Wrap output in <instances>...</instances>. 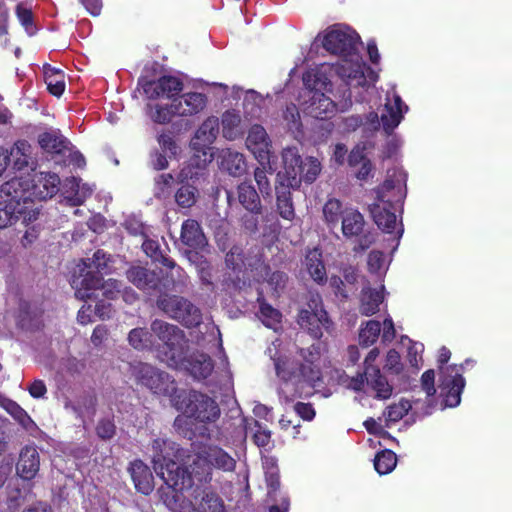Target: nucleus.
Segmentation results:
<instances>
[{
    "instance_id": "18",
    "label": "nucleus",
    "mask_w": 512,
    "mask_h": 512,
    "mask_svg": "<svg viewBox=\"0 0 512 512\" xmlns=\"http://www.w3.org/2000/svg\"><path fill=\"white\" fill-rule=\"evenodd\" d=\"M143 91L150 99L158 97L175 98L183 90V82L171 75H164L157 80L146 81L143 84Z\"/></svg>"
},
{
    "instance_id": "22",
    "label": "nucleus",
    "mask_w": 512,
    "mask_h": 512,
    "mask_svg": "<svg viewBox=\"0 0 512 512\" xmlns=\"http://www.w3.org/2000/svg\"><path fill=\"white\" fill-rule=\"evenodd\" d=\"M178 365L183 366L195 379L198 380L208 378L214 369V363L211 357L204 353L193 354L186 357L183 352V358L178 362Z\"/></svg>"
},
{
    "instance_id": "17",
    "label": "nucleus",
    "mask_w": 512,
    "mask_h": 512,
    "mask_svg": "<svg viewBox=\"0 0 512 512\" xmlns=\"http://www.w3.org/2000/svg\"><path fill=\"white\" fill-rule=\"evenodd\" d=\"M191 512H225V504L220 495L210 487L197 486L192 493Z\"/></svg>"
},
{
    "instance_id": "44",
    "label": "nucleus",
    "mask_w": 512,
    "mask_h": 512,
    "mask_svg": "<svg viewBox=\"0 0 512 512\" xmlns=\"http://www.w3.org/2000/svg\"><path fill=\"white\" fill-rule=\"evenodd\" d=\"M381 332V324L377 320H369L359 332V344L362 347H369L373 345Z\"/></svg>"
},
{
    "instance_id": "27",
    "label": "nucleus",
    "mask_w": 512,
    "mask_h": 512,
    "mask_svg": "<svg viewBox=\"0 0 512 512\" xmlns=\"http://www.w3.org/2000/svg\"><path fill=\"white\" fill-rule=\"evenodd\" d=\"M130 281L147 292L158 290L161 285V277L157 272L140 266L130 267Z\"/></svg>"
},
{
    "instance_id": "42",
    "label": "nucleus",
    "mask_w": 512,
    "mask_h": 512,
    "mask_svg": "<svg viewBox=\"0 0 512 512\" xmlns=\"http://www.w3.org/2000/svg\"><path fill=\"white\" fill-rule=\"evenodd\" d=\"M396 464L397 456L390 449H384L375 455L374 468L380 475H386L392 472Z\"/></svg>"
},
{
    "instance_id": "52",
    "label": "nucleus",
    "mask_w": 512,
    "mask_h": 512,
    "mask_svg": "<svg viewBox=\"0 0 512 512\" xmlns=\"http://www.w3.org/2000/svg\"><path fill=\"white\" fill-rule=\"evenodd\" d=\"M192 425L193 420L186 416L184 413L183 415H178L173 423L174 429L177 431V433L188 440H193L196 436Z\"/></svg>"
},
{
    "instance_id": "57",
    "label": "nucleus",
    "mask_w": 512,
    "mask_h": 512,
    "mask_svg": "<svg viewBox=\"0 0 512 512\" xmlns=\"http://www.w3.org/2000/svg\"><path fill=\"white\" fill-rule=\"evenodd\" d=\"M5 409L19 424L24 427H27L32 422L28 413L15 401H9Z\"/></svg>"
},
{
    "instance_id": "59",
    "label": "nucleus",
    "mask_w": 512,
    "mask_h": 512,
    "mask_svg": "<svg viewBox=\"0 0 512 512\" xmlns=\"http://www.w3.org/2000/svg\"><path fill=\"white\" fill-rule=\"evenodd\" d=\"M122 283L116 279H108L107 281L102 280L100 291L102 296L108 300L116 299L121 293Z\"/></svg>"
},
{
    "instance_id": "33",
    "label": "nucleus",
    "mask_w": 512,
    "mask_h": 512,
    "mask_svg": "<svg viewBox=\"0 0 512 512\" xmlns=\"http://www.w3.org/2000/svg\"><path fill=\"white\" fill-rule=\"evenodd\" d=\"M403 108L408 109L399 95H394L393 104L387 103L385 105L387 113L381 115V122L387 133H391L400 124L403 118Z\"/></svg>"
},
{
    "instance_id": "50",
    "label": "nucleus",
    "mask_w": 512,
    "mask_h": 512,
    "mask_svg": "<svg viewBox=\"0 0 512 512\" xmlns=\"http://www.w3.org/2000/svg\"><path fill=\"white\" fill-rule=\"evenodd\" d=\"M96 405V396L91 393H84L77 398L76 403L72 406V409L78 415H82L85 412L94 414Z\"/></svg>"
},
{
    "instance_id": "3",
    "label": "nucleus",
    "mask_w": 512,
    "mask_h": 512,
    "mask_svg": "<svg viewBox=\"0 0 512 512\" xmlns=\"http://www.w3.org/2000/svg\"><path fill=\"white\" fill-rule=\"evenodd\" d=\"M298 324L316 340L321 339L323 331L330 332L333 322L324 309L320 294H312L307 302V308L298 313Z\"/></svg>"
},
{
    "instance_id": "49",
    "label": "nucleus",
    "mask_w": 512,
    "mask_h": 512,
    "mask_svg": "<svg viewBox=\"0 0 512 512\" xmlns=\"http://www.w3.org/2000/svg\"><path fill=\"white\" fill-rule=\"evenodd\" d=\"M21 217H23L24 220L27 219V213H25L24 210L4 205L3 208H0V229H4L16 223Z\"/></svg>"
},
{
    "instance_id": "45",
    "label": "nucleus",
    "mask_w": 512,
    "mask_h": 512,
    "mask_svg": "<svg viewBox=\"0 0 512 512\" xmlns=\"http://www.w3.org/2000/svg\"><path fill=\"white\" fill-rule=\"evenodd\" d=\"M257 301L259 303L260 318L266 327L271 328L273 325L281 322L282 314L279 310L267 303L262 296Z\"/></svg>"
},
{
    "instance_id": "19",
    "label": "nucleus",
    "mask_w": 512,
    "mask_h": 512,
    "mask_svg": "<svg viewBox=\"0 0 512 512\" xmlns=\"http://www.w3.org/2000/svg\"><path fill=\"white\" fill-rule=\"evenodd\" d=\"M180 241L183 245L189 247L190 251H202L208 246V240L205 236L200 223L195 219H186L181 225Z\"/></svg>"
},
{
    "instance_id": "15",
    "label": "nucleus",
    "mask_w": 512,
    "mask_h": 512,
    "mask_svg": "<svg viewBox=\"0 0 512 512\" xmlns=\"http://www.w3.org/2000/svg\"><path fill=\"white\" fill-rule=\"evenodd\" d=\"M87 267L77 265L71 278V286L75 290L77 299L86 301L97 298V291L102 285L103 277L96 275L93 270H86Z\"/></svg>"
},
{
    "instance_id": "46",
    "label": "nucleus",
    "mask_w": 512,
    "mask_h": 512,
    "mask_svg": "<svg viewBox=\"0 0 512 512\" xmlns=\"http://www.w3.org/2000/svg\"><path fill=\"white\" fill-rule=\"evenodd\" d=\"M148 108L149 116L155 123L166 124L169 123L174 116H177L173 100L170 105H148Z\"/></svg>"
},
{
    "instance_id": "4",
    "label": "nucleus",
    "mask_w": 512,
    "mask_h": 512,
    "mask_svg": "<svg viewBox=\"0 0 512 512\" xmlns=\"http://www.w3.org/2000/svg\"><path fill=\"white\" fill-rule=\"evenodd\" d=\"M157 306L187 328L197 327L202 322L200 309L182 296L162 295L157 300Z\"/></svg>"
},
{
    "instance_id": "61",
    "label": "nucleus",
    "mask_w": 512,
    "mask_h": 512,
    "mask_svg": "<svg viewBox=\"0 0 512 512\" xmlns=\"http://www.w3.org/2000/svg\"><path fill=\"white\" fill-rule=\"evenodd\" d=\"M343 280L345 281L351 292L357 291V282L359 278V270L351 265L344 266L341 269Z\"/></svg>"
},
{
    "instance_id": "64",
    "label": "nucleus",
    "mask_w": 512,
    "mask_h": 512,
    "mask_svg": "<svg viewBox=\"0 0 512 512\" xmlns=\"http://www.w3.org/2000/svg\"><path fill=\"white\" fill-rule=\"evenodd\" d=\"M330 286L336 296L341 297L344 300L348 299L351 290L346 288V283L343 278L337 275L331 276Z\"/></svg>"
},
{
    "instance_id": "31",
    "label": "nucleus",
    "mask_w": 512,
    "mask_h": 512,
    "mask_svg": "<svg viewBox=\"0 0 512 512\" xmlns=\"http://www.w3.org/2000/svg\"><path fill=\"white\" fill-rule=\"evenodd\" d=\"M203 453L206 456L211 469L217 468L225 472H230L235 469L236 461L225 450L216 445H208L203 448Z\"/></svg>"
},
{
    "instance_id": "7",
    "label": "nucleus",
    "mask_w": 512,
    "mask_h": 512,
    "mask_svg": "<svg viewBox=\"0 0 512 512\" xmlns=\"http://www.w3.org/2000/svg\"><path fill=\"white\" fill-rule=\"evenodd\" d=\"M152 332L163 343L166 357L175 365L183 358V351L187 342L185 333L178 326L163 320H154L151 324Z\"/></svg>"
},
{
    "instance_id": "10",
    "label": "nucleus",
    "mask_w": 512,
    "mask_h": 512,
    "mask_svg": "<svg viewBox=\"0 0 512 512\" xmlns=\"http://www.w3.org/2000/svg\"><path fill=\"white\" fill-rule=\"evenodd\" d=\"M30 181L14 177L0 186V204L16 207L29 214L33 204Z\"/></svg>"
},
{
    "instance_id": "51",
    "label": "nucleus",
    "mask_w": 512,
    "mask_h": 512,
    "mask_svg": "<svg viewBox=\"0 0 512 512\" xmlns=\"http://www.w3.org/2000/svg\"><path fill=\"white\" fill-rule=\"evenodd\" d=\"M152 334L146 329L135 328L130 330V345L135 349L143 350L151 347Z\"/></svg>"
},
{
    "instance_id": "29",
    "label": "nucleus",
    "mask_w": 512,
    "mask_h": 512,
    "mask_svg": "<svg viewBox=\"0 0 512 512\" xmlns=\"http://www.w3.org/2000/svg\"><path fill=\"white\" fill-rule=\"evenodd\" d=\"M282 160L284 171H279L276 175V179L286 182H291L292 177L301 179V177H298V174L303 160L299 155L297 148H285L282 152Z\"/></svg>"
},
{
    "instance_id": "40",
    "label": "nucleus",
    "mask_w": 512,
    "mask_h": 512,
    "mask_svg": "<svg viewBox=\"0 0 512 512\" xmlns=\"http://www.w3.org/2000/svg\"><path fill=\"white\" fill-rule=\"evenodd\" d=\"M246 254L241 245H233L225 255V265L235 274H240L246 267Z\"/></svg>"
},
{
    "instance_id": "41",
    "label": "nucleus",
    "mask_w": 512,
    "mask_h": 512,
    "mask_svg": "<svg viewBox=\"0 0 512 512\" xmlns=\"http://www.w3.org/2000/svg\"><path fill=\"white\" fill-rule=\"evenodd\" d=\"M222 167L230 175L241 176L246 170V161L243 154L229 151L223 156Z\"/></svg>"
},
{
    "instance_id": "36",
    "label": "nucleus",
    "mask_w": 512,
    "mask_h": 512,
    "mask_svg": "<svg viewBox=\"0 0 512 512\" xmlns=\"http://www.w3.org/2000/svg\"><path fill=\"white\" fill-rule=\"evenodd\" d=\"M186 256L188 260L195 265L201 283L213 290V268L211 263L207 260L206 257L196 251H187Z\"/></svg>"
},
{
    "instance_id": "43",
    "label": "nucleus",
    "mask_w": 512,
    "mask_h": 512,
    "mask_svg": "<svg viewBox=\"0 0 512 512\" xmlns=\"http://www.w3.org/2000/svg\"><path fill=\"white\" fill-rule=\"evenodd\" d=\"M175 202L181 208H191L198 198V189L189 183L182 184L175 192Z\"/></svg>"
},
{
    "instance_id": "34",
    "label": "nucleus",
    "mask_w": 512,
    "mask_h": 512,
    "mask_svg": "<svg viewBox=\"0 0 512 512\" xmlns=\"http://www.w3.org/2000/svg\"><path fill=\"white\" fill-rule=\"evenodd\" d=\"M241 116L236 110H226L221 117L222 134L227 140H235L243 135Z\"/></svg>"
},
{
    "instance_id": "58",
    "label": "nucleus",
    "mask_w": 512,
    "mask_h": 512,
    "mask_svg": "<svg viewBox=\"0 0 512 512\" xmlns=\"http://www.w3.org/2000/svg\"><path fill=\"white\" fill-rule=\"evenodd\" d=\"M410 405L407 402L394 403L387 407L385 416L388 422H398L408 412Z\"/></svg>"
},
{
    "instance_id": "1",
    "label": "nucleus",
    "mask_w": 512,
    "mask_h": 512,
    "mask_svg": "<svg viewBox=\"0 0 512 512\" xmlns=\"http://www.w3.org/2000/svg\"><path fill=\"white\" fill-rule=\"evenodd\" d=\"M175 443L163 439L153 442L156 454L153 456L154 469L158 476L168 486V491L163 492L161 498L165 506L172 512H191V503L186 501L183 492L194 485L207 484L212 480V469L203 451L196 454L188 467L180 466L173 457L175 452L166 451L175 449Z\"/></svg>"
},
{
    "instance_id": "30",
    "label": "nucleus",
    "mask_w": 512,
    "mask_h": 512,
    "mask_svg": "<svg viewBox=\"0 0 512 512\" xmlns=\"http://www.w3.org/2000/svg\"><path fill=\"white\" fill-rule=\"evenodd\" d=\"M304 266L315 283L324 285L327 282L326 268L320 249L314 248L307 252L304 259Z\"/></svg>"
},
{
    "instance_id": "26",
    "label": "nucleus",
    "mask_w": 512,
    "mask_h": 512,
    "mask_svg": "<svg viewBox=\"0 0 512 512\" xmlns=\"http://www.w3.org/2000/svg\"><path fill=\"white\" fill-rule=\"evenodd\" d=\"M396 210L397 207L380 204H371L369 206V211L375 224L385 233H393L396 228Z\"/></svg>"
},
{
    "instance_id": "12",
    "label": "nucleus",
    "mask_w": 512,
    "mask_h": 512,
    "mask_svg": "<svg viewBox=\"0 0 512 512\" xmlns=\"http://www.w3.org/2000/svg\"><path fill=\"white\" fill-rule=\"evenodd\" d=\"M463 364L450 365L441 375L440 390L447 407H456L460 404L461 394L465 387V379L462 375Z\"/></svg>"
},
{
    "instance_id": "48",
    "label": "nucleus",
    "mask_w": 512,
    "mask_h": 512,
    "mask_svg": "<svg viewBox=\"0 0 512 512\" xmlns=\"http://www.w3.org/2000/svg\"><path fill=\"white\" fill-rule=\"evenodd\" d=\"M321 171V164L318 159L314 157H308L305 161H302L298 177H301V182L313 183L318 177Z\"/></svg>"
},
{
    "instance_id": "32",
    "label": "nucleus",
    "mask_w": 512,
    "mask_h": 512,
    "mask_svg": "<svg viewBox=\"0 0 512 512\" xmlns=\"http://www.w3.org/2000/svg\"><path fill=\"white\" fill-rule=\"evenodd\" d=\"M366 383L375 391V398L386 400L391 397L393 387L378 367H368L366 369Z\"/></svg>"
},
{
    "instance_id": "35",
    "label": "nucleus",
    "mask_w": 512,
    "mask_h": 512,
    "mask_svg": "<svg viewBox=\"0 0 512 512\" xmlns=\"http://www.w3.org/2000/svg\"><path fill=\"white\" fill-rule=\"evenodd\" d=\"M112 262L113 260L110 254L98 249L93 254L92 259H82L78 265L85 266L87 267L86 270H93L96 275L103 277L112 272Z\"/></svg>"
},
{
    "instance_id": "14",
    "label": "nucleus",
    "mask_w": 512,
    "mask_h": 512,
    "mask_svg": "<svg viewBox=\"0 0 512 512\" xmlns=\"http://www.w3.org/2000/svg\"><path fill=\"white\" fill-rule=\"evenodd\" d=\"M376 198L372 204L398 207L403 204L406 197L404 177L396 173L388 176L384 182L375 189Z\"/></svg>"
},
{
    "instance_id": "37",
    "label": "nucleus",
    "mask_w": 512,
    "mask_h": 512,
    "mask_svg": "<svg viewBox=\"0 0 512 512\" xmlns=\"http://www.w3.org/2000/svg\"><path fill=\"white\" fill-rule=\"evenodd\" d=\"M44 79L50 94L56 97L62 96L65 90V75L61 70L45 65Z\"/></svg>"
},
{
    "instance_id": "5",
    "label": "nucleus",
    "mask_w": 512,
    "mask_h": 512,
    "mask_svg": "<svg viewBox=\"0 0 512 512\" xmlns=\"http://www.w3.org/2000/svg\"><path fill=\"white\" fill-rule=\"evenodd\" d=\"M183 413L194 422L210 424L220 417V408L217 402L205 393L190 390L182 401Z\"/></svg>"
},
{
    "instance_id": "47",
    "label": "nucleus",
    "mask_w": 512,
    "mask_h": 512,
    "mask_svg": "<svg viewBox=\"0 0 512 512\" xmlns=\"http://www.w3.org/2000/svg\"><path fill=\"white\" fill-rule=\"evenodd\" d=\"M219 132V120L216 117L207 118L198 128L195 138L205 143H212Z\"/></svg>"
},
{
    "instance_id": "60",
    "label": "nucleus",
    "mask_w": 512,
    "mask_h": 512,
    "mask_svg": "<svg viewBox=\"0 0 512 512\" xmlns=\"http://www.w3.org/2000/svg\"><path fill=\"white\" fill-rule=\"evenodd\" d=\"M116 433V426L110 419H101L96 426V434L103 440L111 439Z\"/></svg>"
},
{
    "instance_id": "11",
    "label": "nucleus",
    "mask_w": 512,
    "mask_h": 512,
    "mask_svg": "<svg viewBox=\"0 0 512 512\" xmlns=\"http://www.w3.org/2000/svg\"><path fill=\"white\" fill-rule=\"evenodd\" d=\"M360 41L358 33L350 28L330 29L322 41L323 48L331 54L347 58L356 54Z\"/></svg>"
},
{
    "instance_id": "62",
    "label": "nucleus",
    "mask_w": 512,
    "mask_h": 512,
    "mask_svg": "<svg viewBox=\"0 0 512 512\" xmlns=\"http://www.w3.org/2000/svg\"><path fill=\"white\" fill-rule=\"evenodd\" d=\"M158 143L162 151L169 155V157L176 156L178 146L171 133H162L158 137Z\"/></svg>"
},
{
    "instance_id": "23",
    "label": "nucleus",
    "mask_w": 512,
    "mask_h": 512,
    "mask_svg": "<svg viewBox=\"0 0 512 512\" xmlns=\"http://www.w3.org/2000/svg\"><path fill=\"white\" fill-rule=\"evenodd\" d=\"M60 178L55 173H41L36 179L30 181L33 199L46 200L52 198L59 191Z\"/></svg>"
},
{
    "instance_id": "21",
    "label": "nucleus",
    "mask_w": 512,
    "mask_h": 512,
    "mask_svg": "<svg viewBox=\"0 0 512 512\" xmlns=\"http://www.w3.org/2000/svg\"><path fill=\"white\" fill-rule=\"evenodd\" d=\"M40 468V457L36 447L24 446L19 454L16 464V472L23 480H32L36 477Z\"/></svg>"
},
{
    "instance_id": "6",
    "label": "nucleus",
    "mask_w": 512,
    "mask_h": 512,
    "mask_svg": "<svg viewBox=\"0 0 512 512\" xmlns=\"http://www.w3.org/2000/svg\"><path fill=\"white\" fill-rule=\"evenodd\" d=\"M137 382L155 394L170 396L176 392L174 379L166 372L146 363L130 365Z\"/></svg>"
},
{
    "instance_id": "24",
    "label": "nucleus",
    "mask_w": 512,
    "mask_h": 512,
    "mask_svg": "<svg viewBox=\"0 0 512 512\" xmlns=\"http://www.w3.org/2000/svg\"><path fill=\"white\" fill-rule=\"evenodd\" d=\"M246 147L258 159H268L270 140L266 130L258 124L253 125L246 138Z\"/></svg>"
},
{
    "instance_id": "55",
    "label": "nucleus",
    "mask_w": 512,
    "mask_h": 512,
    "mask_svg": "<svg viewBox=\"0 0 512 512\" xmlns=\"http://www.w3.org/2000/svg\"><path fill=\"white\" fill-rule=\"evenodd\" d=\"M175 178L171 173H162L155 178V189L157 197H166L171 193Z\"/></svg>"
},
{
    "instance_id": "16",
    "label": "nucleus",
    "mask_w": 512,
    "mask_h": 512,
    "mask_svg": "<svg viewBox=\"0 0 512 512\" xmlns=\"http://www.w3.org/2000/svg\"><path fill=\"white\" fill-rule=\"evenodd\" d=\"M301 179L292 177L291 182L275 180L276 210L279 216L288 221L295 218V208L291 190L298 189Z\"/></svg>"
},
{
    "instance_id": "13",
    "label": "nucleus",
    "mask_w": 512,
    "mask_h": 512,
    "mask_svg": "<svg viewBox=\"0 0 512 512\" xmlns=\"http://www.w3.org/2000/svg\"><path fill=\"white\" fill-rule=\"evenodd\" d=\"M150 228L130 218V236L139 237L143 252L153 261L161 263L167 268H174L176 263L173 259L163 254L157 240L150 238Z\"/></svg>"
},
{
    "instance_id": "25",
    "label": "nucleus",
    "mask_w": 512,
    "mask_h": 512,
    "mask_svg": "<svg viewBox=\"0 0 512 512\" xmlns=\"http://www.w3.org/2000/svg\"><path fill=\"white\" fill-rule=\"evenodd\" d=\"M130 476L136 490L144 495H149L154 489V477L150 468L142 461L130 463Z\"/></svg>"
},
{
    "instance_id": "56",
    "label": "nucleus",
    "mask_w": 512,
    "mask_h": 512,
    "mask_svg": "<svg viewBox=\"0 0 512 512\" xmlns=\"http://www.w3.org/2000/svg\"><path fill=\"white\" fill-rule=\"evenodd\" d=\"M15 14L20 24L25 28L26 31H29L35 27L32 9L25 3L21 2L16 5Z\"/></svg>"
},
{
    "instance_id": "53",
    "label": "nucleus",
    "mask_w": 512,
    "mask_h": 512,
    "mask_svg": "<svg viewBox=\"0 0 512 512\" xmlns=\"http://www.w3.org/2000/svg\"><path fill=\"white\" fill-rule=\"evenodd\" d=\"M254 180L258 186L259 194L264 199L272 197V187L269 178L267 177V171L264 167H257L254 170Z\"/></svg>"
},
{
    "instance_id": "8",
    "label": "nucleus",
    "mask_w": 512,
    "mask_h": 512,
    "mask_svg": "<svg viewBox=\"0 0 512 512\" xmlns=\"http://www.w3.org/2000/svg\"><path fill=\"white\" fill-rule=\"evenodd\" d=\"M318 78L311 73L303 75V83L306 87L304 111L315 119L330 118L336 111V104L323 92L316 88Z\"/></svg>"
},
{
    "instance_id": "9",
    "label": "nucleus",
    "mask_w": 512,
    "mask_h": 512,
    "mask_svg": "<svg viewBox=\"0 0 512 512\" xmlns=\"http://www.w3.org/2000/svg\"><path fill=\"white\" fill-rule=\"evenodd\" d=\"M236 197L242 208L249 213L241 218L243 227L251 233L257 232L258 217L264 212L260 194L251 182L243 181L236 187Z\"/></svg>"
},
{
    "instance_id": "63",
    "label": "nucleus",
    "mask_w": 512,
    "mask_h": 512,
    "mask_svg": "<svg viewBox=\"0 0 512 512\" xmlns=\"http://www.w3.org/2000/svg\"><path fill=\"white\" fill-rule=\"evenodd\" d=\"M385 261L384 253L382 251L373 250L368 255V270L370 273H379Z\"/></svg>"
},
{
    "instance_id": "2",
    "label": "nucleus",
    "mask_w": 512,
    "mask_h": 512,
    "mask_svg": "<svg viewBox=\"0 0 512 512\" xmlns=\"http://www.w3.org/2000/svg\"><path fill=\"white\" fill-rule=\"evenodd\" d=\"M297 353L302 361L282 356L273 359L276 375L286 383H306L315 387L322 380V372L318 365L321 357L320 344L313 343L307 348H299Z\"/></svg>"
},
{
    "instance_id": "38",
    "label": "nucleus",
    "mask_w": 512,
    "mask_h": 512,
    "mask_svg": "<svg viewBox=\"0 0 512 512\" xmlns=\"http://www.w3.org/2000/svg\"><path fill=\"white\" fill-rule=\"evenodd\" d=\"M383 294L376 289H363V295L360 304V313L364 316H372L379 311V306L383 302Z\"/></svg>"
},
{
    "instance_id": "28",
    "label": "nucleus",
    "mask_w": 512,
    "mask_h": 512,
    "mask_svg": "<svg viewBox=\"0 0 512 512\" xmlns=\"http://www.w3.org/2000/svg\"><path fill=\"white\" fill-rule=\"evenodd\" d=\"M42 150L49 154L63 155L69 149V140L59 130L45 131L38 136Z\"/></svg>"
},
{
    "instance_id": "39",
    "label": "nucleus",
    "mask_w": 512,
    "mask_h": 512,
    "mask_svg": "<svg viewBox=\"0 0 512 512\" xmlns=\"http://www.w3.org/2000/svg\"><path fill=\"white\" fill-rule=\"evenodd\" d=\"M364 217L357 211L347 212L342 218V232L345 237L359 236L363 232Z\"/></svg>"
},
{
    "instance_id": "20",
    "label": "nucleus",
    "mask_w": 512,
    "mask_h": 512,
    "mask_svg": "<svg viewBox=\"0 0 512 512\" xmlns=\"http://www.w3.org/2000/svg\"><path fill=\"white\" fill-rule=\"evenodd\" d=\"M174 109L177 116H194L204 110L207 105V96L199 92L184 93L179 97L173 98Z\"/></svg>"
},
{
    "instance_id": "54",
    "label": "nucleus",
    "mask_w": 512,
    "mask_h": 512,
    "mask_svg": "<svg viewBox=\"0 0 512 512\" xmlns=\"http://www.w3.org/2000/svg\"><path fill=\"white\" fill-rule=\"evenodd\" d=\"M323 214L327 223L337 224L342 215V203L340 200L335 198L329 199L323 207Z\"/></svg>"
}]
</instances>
